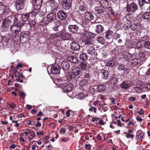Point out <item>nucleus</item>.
<instances>
[{
	"label": "nucleus",
	"mask_w": 150,
	"mask_h": 150,
	"mask_svg": "<svg viewBox=\"0 0 150 150\" xmlns=\"http://www.w3.org/2000/svg\"><path fill=\"white\" fill-rule=\"evenodd\" d=\"M78 11L79 12H81L82 13L85 12L86 9V7L84 5H80L78 7Z\"/></svg>",
	"instance_id": "26"
},
{
	"label": "nucleus",
	"mask_w": 150,
	"mask_h": 150,
	"mask_svg": "<svg viewBox=\"0 0 150 150\" xmlns=\"http://www.w3.org/2000/svg\"><path fill=\"white\" fill-rule=\"evenodd\" d=\"M21 26L20 25H15L11 26V30L13 33L17 34L21 31Z\"/></svg>",
	"instance_id": "11"
},
{
	"label": "nucleus",
	"mask_w": 150,
	"mask_h": 150,
	"mask_svg": "<svg viewBox=\"0 0 150 150\" xmlns=\"http://www.w3.org/2000/svg\"><path fill=\"white\" fill-rule=\"evenodd\" d=\"M70 47L71 50L74 51H78L80 48L79 45L75 42H73L70 44Z\"/></svg>",
	"instance_id": "16"
},
{
	"label": "nucleus",
	"mask_w": 150,
	"mask_h": 150,
	"mask_svg": "<svg viewBox=\"0 0 150 150\" xmlns=\"http://www.w3.org/2000/svg\"><path fill=\"white\" fill-rule=\"evenodd\" d=\"M72 90V88L69 85H66L64 87L63 90L66 92H69Z\"/></svg>",
	"instance_id": "34"
},
{
	"label": "nucleus",
	"mask_w": 150,
	"mask_h": 150,
	"mask_svg": "<svg viewBox=\"0 0 150 150\" xmlns=\"http://www.w3.org/2000/svg\"><path fill=\"white\" fill-rule=\"evenodd\" d=\"M136 100V98L134 97H131L129 98V100L131 101H133Z\"/></svg>",
	"instance_id": "62"
},
{
	"label": "nucleus",
	"mask_w": 150,
	"mask_h": 150,
	"mask_svg": "<svg viewBox=\"0 0 150 150\" xmlns=\"http://www.w3.org/2000/svg\"><path fill=\"white\" fill-rule=\"evenodd\" d=\"M141 62L140 59L137 58L132 60L130 61V64L132 66H135L139 64Z\"/></svg>",
	"instance_id": "22"
},
{
	"label": "nucleus",
	"mask_w": 150,
	"mask_h": 150,
	"mask_svg": "<svg viewBox=\"0 0 150 150\" xmlns=\"http://www.w3.org/2000/svg\"><path fill=\"white\" fill-rule=\"evenodd\" d=\"M144 45L145 48L150 49V41H145Z\"/></svg>",
	"instance_id": "45"
},
{
	"label": "nucleus",
	"mask_w": 150,
	"mask_h": 150,
	"mask_svg": "<svg viewBox=\"0 0 150 150\" xmlns=\"http://www.w3.org/2000/svg\"><path fill=\"white\" fill-rule=\"evenodd\" d=\"M72 73L75 76H79L81 74L80 69L77 67H74L72 68Z\"/></svg>",
	"instance_id": "19"
},
{
	"label": "nucleus",
	"mask_w": 150,
	"mask_h": 150,
	"mask_svg": "<svg viewBox=\"0 0 150 150\" xmlns=\"http://www.w3.org/2000/svg\"><path fill=\"white\" fill-rule=\"evenodd\" d=\"M98 76H100L102 79H107L109 76L108 71L105 70H102L98 73Z\"/></svg>",
	"instance_id": "9"
},
{
	"label": "nucleus",
	"mask_w": 150,
	"mask_h": 150,
	"mask_svg": "<svg viewBox=\"0 0 150 150\" xmlns=\"http://www.w3.org/2000/svg\"><path fill=\"white\" fill-rule=\"evenodd\" d=\"M25 1L24 0H18L15 2L16 10L19 11L23 9L24 7Z\"/></svg>",
	"instance_id": "7"
},
{
	"label": "nucleus",
	"mask_w": 150,
	"mask_h": 150,
	"mask_svg": "<svg viewBox=\"0 0 150 150\" xmlns=\"http://www.w3.org/2000/svg\"><path fill=\"white\" fill-rule=\"evenodd\" d=\"M51 6L52 9L53 10H55L57 9L58 7V4L56 2H54V3L51 4Z\"/></svg>",
	"instance_id": "47"
},
{
	"label": "nucleus",
	"mask_w": 150,
	"mask_h": 150,
	"mask_svg": "<svg viewBox=\"0 0 150 150\" xmlns=\"http://www.w3.org/2000/svg\"><path fill=\"white\" fill-rule=\"evenodd\" d=\"M119 71H121L122 73H124L126 74H128L130 71V69L129 68H126L125 66L123 65H120L119 66L118 68Z\"/></svg>",
	"instance_id": "12"
},
{
	"label": "nucleus",
	"mask_w": 150,
	"mask_h": 150,
	"mask_svg": "<svg viewBox=\"0 0 150 150\" xmlns=\"http://www.w3.org/2000/svg\"><path fill=\"white\" fill-rule=\"evenodd\" d=\"M115 64V63L113 60H110L108 61L106 63V65L107 66L111 67L113 66Z\"/></svg>",
	"instance_id": "43"
},
{
	"label": "nucleus",
	"mask_w": 150,
	"mask_h": 150,
	"mask_svg": "<svg viewBox=\"0 0 150 150\" xmlns=\"http://www.w3.org/2000/svg\"><path fill=\"white\" fill-rule=\"evenodd\" d=\"M67 59L68 61L75 64H77L78 63L79 60L78 58L73 56H68Z\"/></svg>",
	"instance_id": "20"
},
{
	"label": "nucleus",
	"mask_w": 150,
	"mask_h": 150,
	"mask_svg": "<svg viewBox=\"0 0 150 150\" xmlns=\"http://www.w3.org/2000/svg\"><path fill=\"white\" fill-rule=\"evenodd\" d=\"M84 18H82L81 20V23L83 25H86L89 23V21L92 20L94 18L93 14L89 11L84 13Z\"/></svg>",
	"instance_id": "2"
},
{
	"label": "nucleus",
	"mask_w": 150,
	"mask_h": 150,
	"mask_svg": "<svg viewBox=\"0 0 150 150\" xmlns=\"http://www.w3.org/2000/svg\"><path fill=\"white\" fill-rule=\"evenodd\" d=\"M34 8L40 9L41 7L42 0H32Z\"/></svg>",
	"instance_id": "10"
},
{
	"label": "nucleus",
	"mask_w": 150,
	"mask_h": 150,
	"mask_svg": "<svg viewBox=\"0 0 150 150\" xmlns=\"http://www.w3.org/2000/svg\"><path fill=\"white\" fill-rule=\"evenodd\" d=\"M11 19H12L13 20V23L15 25H20L23 26L24 25V23L18 20V15L10 16Z\"/></svg>",
	"instance_id": "8"
},
{
	"label": "nucleus",
	"mask_w": 150,
	"mask_h": 150,
	"mask_svg": "<svg viewBox=\"0 0 150 150\" xmlns=\"http://www.w3.org/2000/svg\"><path fill=\"white\" fill-rule=\"evenodd\" d=\"M97 62L96 59H91L90 60V65L91 66H94L96 67L97 66Z\"/></svg>",
	"instance_id": "37"
},
{
	"label": "nucleus",
	"mask_w": 150,
	"mask_h": 150,
	"mask_svg": "<svg viewBox=\"0 0 150 150\" xmlns=\"http://www.w3.org/2000/svg\"><path fill=\"white\" fill-rule=\"evenodd\" d=\"M95 13L97 14H100L103 12L102 8L99 7H96L95 8Z\"/></svg>",
	"instance_id": "36"
},
{
	"label": "nucleus",
	"mask_w": 150,
	"mask_h": 150,
	"mask_svg": "<svg viewBox=\"0 0 150 150\" xmlns=\"http://www.w3.org/2000/svg\"><path fill=\"white\" fill-rule=\"evenodd\" d=\"M96 40L101 44L104 45L105 44V40L101 36H98L96 38Z\"/></svg>",
	"instance_id": "31"
},
{
	"label": "nucleus",
	"mask_w": 150,
	"mask_h": 150,
	"mask_svg": "<svg viewBox=\"0 0 150 150\" xmlns=\"http://www.w3.org/2000/svg\"><path fill=\"white\" fill-rule=\"evenodd\" d=\"M104 29V27L102 25L98 24L96 26L95 31L97 33H101L103 32Z\"/></svg>",
	"instance_id": "24"
},
{
	"label": "nucleus",
	"mask_w": 150,
	"mask_h": 150,
	"mask_svg": "<svg viewBox=\"0 0 150 150\" xmlns=\"http://www.w3.org/2000/svg\"><path fill=\"white\" fill-rule=\"evenodd\" d=\"M121 86L122 88L127 89L129 88V85L128 83L124 82L121 84Z\"/></svg>",
	"instance_id": "42"
},
{
	"label": "nucleus",
	"mask_w": 150,
	"mask_h": 150,
	"mask_svg": "<svg viewBox=\"0 0 150 150\" xmlns=\"http://www.w3.org/2000/svg\"><path fill=\"white\" fill-rule=\"evenodd\" d=\"M84 31L82 32L81 33L84 35L87 38L84 40V43L85 45H93V42L92 38L95 36V35L92 33L83 30Z\"/></svg>",
	"instance_id": "1"
},
{
	"label": "nucleus",
	"mask_w": 150,
	"mask_h": 150,
	"mask_svg": "<svg viewBox=\"0 0 150 150\" xmlns=\"http://www.w3.org/2000/svg\"><path fill=\"white\" fill-rule=\"evenodd\" d=\"M11 17L9 16L4 19L3 21L2 26L5 29L8 28L11 26L12 21L10 20Z\"/></svg>",
	"instance_id": "6"
},
{
	"label": "nucleus",
	"mask_w": 150,
	"mask_h": 150,
	"mask_svg": "<svg viewBox=\"0 0 150 150\" xmlns=\"http://www.w3.org/2000/svg\"><path fill=\"white\" fill-rule=\"evenodd\" d=\"M5 5L3 2H0V10L4 9L5 7Z\"/></svg>",
	"instance_id": "57"
},
{
	"label": "nucleus",
	"mask_w": 150,
	"mask_h": 150,
	"mask_svg": "<svg viewBox=\"0 0 150 150\" xmlns=\"http://www.w3.org/2000/svg\"><path fill=\"white\" fill-rule=\"evenodd\" d=\"M144 135V133L142 132L140 133L137 136L136 139L137 140H141L142 139V138L143 137Z\"/></svg>",
	"instance_id": "44"
},
{
	"label": "nucleus",
	"mask_w": 150,
	"mask_h": 150,
	"mask_svg": "<svg viewBox=\"0 0 150 150\" xmlns=\"http://www.w3.org/2000/svg\"><path fill=\"white\" fill-rule=\"evenodd\" d=\"M88 84V81L85 79H83L80 81L79 83L80 86H85Z\"/></svg>",
	"instance_id": "40"
},
{
	"label": "nucleus",
	"mask_w": 150,
	"mask_h": 150,
	"mask_svg": "<svg viewBox=\"0 0 150 150\" xmlns=\"http://www.w3.org/2000/svg\"><path fill=\"white\" fill-rule=\"evenodd\" d=\"M122 26V23L120 22H118L115 25L116 29L119 30L121 28Z\"/></svg>",
	"instance_id": "51"
},
{
	"label": "nucleus",
	"mask_w": 150,
	"mask_h": 150,
	"mask_svg": "<svg viewBox=\"0 0 150 150\" xmlns=\"http://www.w3.org/2000/svg\"><path fill=\"white\" fill-rule=\"evenodd\" d=\"M67 78L68 79L71 81L72 84L74 85L76 83V77L72 73L68 74L67 75Z\"/></svg>",
	"instance_id": "14"
},
{
	"label": "nucleus",
	"mask_w": 150,
	"mask_h": 150,
	"mask_svg": "<svg viewBox=\"0 0 150 150\" xmlns=\"http://www.w3.org/2000/svg\"><path fill=\"white\" fill-rule=\"evenodd\" d=\"M142 18L144 19H146L148 21H150V12H147L144 13Z\"/></svg>",
	"instance_id": "28"
},
{
	"label": "nucleus",
	"mask_w": 150,
	"mask_h": 150,
	"mask_svg": "<svg viewBox=\"0 0 150 150\" xmlns=\"http://www.w3.org/2000/svg\"><path fill=\"white\" fill-rule=\"evenodd\" d=\"M57 36L58 37H59L61 36H62L63 39H66V38L65 37V36L66 35V34L65 33H64L62 31H59L58 32L56 33Z\"/></svg>",
	"instance_id": "38"
},
{
	"label": "nucleus",
	"mask_w": 150,
	"mask_h": 150,
	"mask_svg": "<svg viewBox=\"0 0 150 150\" xmlns=\"http://www.w3.org/2000/svg\"><path fill=\"white\" fill-rule=\"evenodd\" d=\"M143 43L142 41L141 40L139 41L137 43L136 47L138 49H139L141 48L142 47Z\"/></svg>",
	"instance_id": "46"
},
{
	"label": "nucleus",
	"mask_w": 150,
	"mask_h": 150,
	"mask_svg": "<svg viewBox=\"0 0 150 150\" xmlns=\"http://www.w3.org/2000/svg\"><path fill=\"white\" fill-rule=\"evenodd\" d=\"M113 36L112 37V39L115 40H117V39L119 38L120 37V34H118L117 33H115L113 34Z\"/></svg>",
	"instance_id": "49"
},
{
	"label": "nucleus",
	"mask_w": 150,
	"mask_h": 150,
	"mask_svg": "<svg viewBox=\"0 0 150 150\" xmlns=\"http://www.w3.org/2000/svg\"><path fill=\"white\" fill-rule=\"evenodd\" d=\"M134 91L137 93H139L142 91L143 87L142 85L138 86H137L135 87L134 88Z\"/></svg>",
	"instance_id": "33"
},
{
	"label": "nucleus",
	"mask_w": 150,
	"mask_h": 150,
	"mask_svg": "<svg viewBox=\"0 0 150 150\" xmlns=\"http://www.w3.org/2000/svg\"><path fill=\"white\" fill-rule=\"evenodd\" d=\"M113 34V31L110 30H108L105 33L106 38L107 39H112Z\"/></svg>",
	"instance_id": "25"
},
{
	"label": "nucleus",
	"mask_w": 150,
	"mask_h": 150,
	"mask_svg": "<svg viewBox=\"0 0 150 150\" xmlns=\"http://www.w3.org/2000/svg\"><path fill=\"white\" fill-rule=\"evenodd\" d=\"M30 136L28 137V140H31L33 139V138L35 136V133L32 130H30Z\"/></svg>",
	"instance_id": "35"
},
{
	"label": "nucleus",
	"mask_w": 150,
	"mask_h": 150,
	"mask_svg": "<svg viewBox=\"0 0 150 150\" xmlns=\"http://www.w3.org/2000/svg\"><path fill=\"white\" fill-rule=\"evenodd\" d=\"M16 104L13 103L10 104L9 106V107L13 109L16 108Z\"/></svg>",
	"instance_id": "61"
},
{
	"label": "nucleus",
	"mask_w": 150,
	"mask_h": 150,
	"mask_svg": "<svg viewBox=\"0 0 150 150\" xmlns=\"http://www.w3.org/2000/svg\"><path fill=\"white\" fill-rule=\"evenodd\" d=\"M134 135L133 134H131L129 133H127L126 135V137L127 138H129L131 137L132 139L133 138Z\"/></svg>",
	"instance_id": "58"
},
{
	"label": "nucleus",
	"mask_w": 150,
	"mask_h": 150,
	"mask_svg": "<svg viewBox=\"0 0 150 150\" xmlns=\"http://www.w3.org/2000/svg\"><path fill=\"white\" fill-rule=\"evenodd\" d=\"M80 67L83 70L86 69V68L87 65L84 62H81L80 64Z\"/></svg>",
	"instance_id": "48"
},
{
	"label": "nucleus",
	"mask_w": 150,
	"mask_h": 150,
	"mask_svg": "<svg viewBox=\"0 0 150 150\" xmlns=\"http://www.w3.org/2000/svg\"><path fill=\"white\" fill-rule=\"evenodd\" d=\"M54 25L52 28V29L54 31H57L58 30V28L60 25V22L59 21H57L54 23Z\"/></svg>",
	"instance_id": "27"
},
{
	"label": "nucleus",
	"mask_w": 150,
	"mask_h": 150,
	"mask_svg": "<svg viewBox=\"0 0 150 150\" xmlns=\"http://www.w3.org/2000/svg\"><path fill=\"white\" fill-rule=\"evenodd\" d=\"M19 93H20V97L24 99L26 96V94L24 92H23L20 91L19 92Z\"/></svg>",
	"instance_id": "59"
},
{
	"label": "nucleus",
	"mask_w": 150,
	"mask_h": 150,
	"mask_svg": "<svg viewBox=\"0 0 150 150\" xmlns=\"http://www.w3.org/2000/svg\"><path fill=\"white\" fill-rule=\"evenodd\" d=\"M94 45H88L86 47V50L90 54H92L95 52V49Z\"/></svg>",
	"instance_id": "21"
},
{
	"label": "nucleus",
	"mask_w": 150,
	"mask_h": 150,
	"mask_svg": "<svg viewBox=\"0 0 150 150\" xmlns=\"http://www.w3.org/2000/svg\"><path fill=\"white\" fill-rule=\"evenodd\" d=\"M100 3L102 6L105 7L107 5L108 2L106 0H101L100 1Z\"/></svg>",
	"instance_id": "41"
},
{
	"label": "nucleus",
	"mask_w": 150,
	"mask_h": 150,
	"mask_svg": "<svg viewBox=\"0 0 150 150\" xmlns=\"http://www.w3.org/2000/svg\"><path fill=\"white\" fill-rule=\"evenodd\" d=\"M60 69L58 66L52 65L50 69L51 74H59L60 72Z\"/></svg>",
	"instance_id": "15"
},
{
	"label": "nucleus",
	"mask_w": 150,
	"mask_h": 150,
	"mask_svg": "<svg viewBox=\"0 0 150 150\" xmlns=\"http://www.w3.org/2000/svg\"><path fill=\"white\" fill-rule=\"evenodd\" d=\"M27 123L29 125H33L35 124V122L33 120H28Z\"/></svg>",
	"instance_id": "52"
},
{
	"label": "nucleus",
	"mask_w": 150,
	"mask_h": 150,
	"mask_svg": "<svg viewBox=\"0 0 150 150\" xmlns=\"http://www.w3.org/2000/svg\"><path fill=\"white\" fill-rule=\"evenodd\" d=\"M72 2V0H62V7L65 10H69L71 6Z\"/></svg>",
	"instance_id": "5"
},
{
	"label": "nucleus",
	"mask_w": 150,
	"mask_h": 150,
	"mask_svg": "<svg viewBox=\"0 0 150 150\" xmlns=\"http://www.w3.org/2000/svg\"><path fill=\"white\" fill-rule=\"evenodd\" d=\"M131 30L133 31L137 30L139 28V25L136 24H133L130 25Z\"/></svg>",
	"instance_id": "39"
},
{
	"label": "nucleus",
	"mask_w": 150,
	"mask_h": 150,
	"mask_svg": "<svg viewBox=\"0 0 150 150\" xmlns=\"http://www.w3.org/2000/svg\"><path fill=\"white\" fill-rule=\"evenodd\" d=\"M86 96H87L86 94L83 92L80 93L75 96L76 98L79 99H82Z\"/></svg>",
	"instance_id": "30"
},
{
	"label": "nucleus",
	"mask_w": 150,
	"mask_h": 150,
	"mask_svg": "<svg viewBox=\"0 0 150 150\" xmlns=\"http://www.w3.org/2000/svg\"><path fill=\"white\" fill-rule=\"evenodd\" d=\"M69 31L73 33H76L78 29V27L76 25H70L68 26Z\"/></svg>",
	"instance_id": "17"
},
{
	"label": "nucleus",
	"mask_w": 150,
	"mask_h": 150,
	"mask_svg": "<svg viewBox=\"0 0 150 150\" xmlns=\"http://www.w3.org/2000/svg\"><path fill=\"white\" fill-rule=\"evenodd\" d=\"M81 75L83 76L84 78H86L89 79L90 76V75L87 73H82Z\"/></svg>",
	"instance_id": "54"
},
{
	"label": "nucleus",
	"mask_w": 150,
	"mask_h": 150,
	"mask_svg": "<svg viewBox=\"0 0 150 150\" xmlns=\"http://www.w3.org/2000/svg\"><path fill=\"white\" fill-rule=\"evenodd\" d=\"M60 132L61 133L65 134L66 132V130L65 129L63 128H61L60 130Z\"/></svg>",
	"instance_id": "64"
},
{
	"label": "nucleus",
	"mask_w": 150,
	"mask_h": 150,
	"mask_svg": "<svg viewBox=\"0 0 150 150\" xmlns=\"http://www.w3.org/2000/svg\"><path fill=\"white\" fill-rule=\"evenodd\" d=\"M145 0H139V4L140 6H143L145 3Z\"/></svg>",
	"instance_id": "56"
},
{
	"label": "nucleus",
	"mask_w": 150,
	"mask_h": 150,
	"mask_svg": "<svg viewBox=\"0 0 150 150\" xmlns=\"http://www.w3.org/2000/svg\"><path fill=\"white\" fill-rule=\"evenodd\" d=\"M39 9H36L34 8V9L32 11V13L35 16L38 14L39 12Z\"/></svg>",
	"instance_id": "53"
},
{
	"label": "nucleus",
	"mask_w": 150,
	"mask_h": 150,
	"mask_svg": "<svg viewBox=\"0 0 150 150\" xmlns=\"http://www.w3.org/2000/svg\"><path fill=\"white\" fill-rule=\"evenodd\" d=\"M68 13L62 10L59 11L57 13V16L61 20L65 19L67 17Z\"/></svg>",
	"instance_id": "13"
},
{
	"label": "nucleus",
	"mask_w": 150,
	"mask_h": 150,
	"mask_svg": "<svg viewBox=\"0 0 150 150\" xmlns=\"http://www.w3.org/2000/svg\"><path fill=\"white\" fill-rule=\"evenodd\" d=\"M138 8L137 5L135 3L132 2L130 4H128L127 5V10L129 12H134Z\"/></svg>",
	"instance_id": "4"
},
{
	"label": "nucleus",
	"mask_w": 150,
	"mask_h": 150,
	"mask_svg": "<svg viewBox=\"0 0 150 150\" xmlns=\"http://www.w3.org/2000/svg\"><path fill=\"white\" fill-rule=\"evenodd\" d=\"M111 81L114 84H116L117 83V77H112L111 79Z\"/></svg>",
	"instance_id": "55"
},
{
	"label": "nucleus",
	"mask_w": 150,
	"mask_h": 150,
	"mask_svg": "<svg viewBox=\"0 0 150 150\" xmlns=\"http://www.w3.org/2000/svg\"><path fill=\"white\" fill-rule=\"evenodd\" d=\"M106 87L104 85H98L97 88V89L98 91L102 92L105 90Z\"/></svg>",
	"instance_id": "32"
},
{
	"label": "nucleus",
	"mask_w": 150,
	"mask_h": 150,
	"mask_svg": "<svg viewBox=\"0 0 150 150\" xmlns=\"http://www.w3.org/2000/svg\"><path fill=\"white\" fill-rule=\"evenodd\" d=\"M79 59L82 61H86L88 59V56L85 53H81L79 54Z\"/></svg>",
	"instance_id": "29"
},
{
	"label": "nucleus",
	"mask_w": 150,
	"mask_h": 150,
	"mask_svg": "<svg viewBox=\"0 0 150 150\" xmlns=\"http://www.w3.org/2000/svg\"><path fill=\"white\" fill-rule=\"evenodd\" d=\"M90 107H91L89 109V110L90 112H93V111L94 112L96 113L97 109V108L92 106L91 105H90Z\"/></svg>",
	"instance_id": "50"
},
{
	"label": "nucleus",
	"mask_w": 150,
	"mask_h": 150,
	"mask_svg": "<svg viewBox=\"0 0 150 150\" xmlns=\"http://www.w3.org/2000/svg\"><path fill=\"white\" fill-rule=\"evenodd\" d=\"M138 113L140 115H143L144 114V111L142 109H140L138 112Z\"/></svg>",
	"instance_id": "63"
},
{
	"label": "nucleus",
	"mask_w": 150,
	"mask_h": 150,
	"mask_svg": "<svg viewBox=\"0 0 150 150\" xmlns=\"http://www.w3.org/2000/svg\"><path fill=\"white\" fill-rule=\"evenodd\" d=\"M30 14L28 13H23L21 14V19L23 21H28L29 18Z\"/></svg>",
	"instance_id": "23"
},
{
	"label": "nucleus",
	"mask_w": 150,
	"mask_h": 150,
	"mask_svg": "<svg viewBox=\"0 0 150 150\" xmlns=\"http://www.w3.org/2000/svg\"><path fill=\"white\" fill-rule=\"evenodd\" d=\"M61 66L64 71L68 70L70 68L69 64L67 61H62L61 63Z\"/></svg>",
	"instance_id": "18"
},
{
	"label": "nucleus",
	"mask_w": 150,
	"mask_h": 150,
	"mask_svg": "<svg viewBox=\"0 0 150 150\" xmlns=\"http://www.w3.org/2000/svg\"><path fill=\"white\" fill-rule=\"evenodd\" d=\"M56 18V15L54 12H51L48 14L47 18H44L42 21V22L45 25L48 24L50 22L54 21Z\"/></svg>",
	"instance_id": "3"
},
{
	"label": "nucleus",
	"mask_w": 150,
	"mask_h": 150,
	"mask_svg": "<svg viewBox=\"0 0 150 150\" xmlns=\"http://www.w3.org/2000/svg\"><path fill=\"white\" fill-rule=\"evenodd\" d=\"M26 129L27 130V131L24 132L23 133V134H25L26 135H28L29 134H30V130L31 129Z\"/></svg>",
	"instance_id": "60"
}]
</instances>
